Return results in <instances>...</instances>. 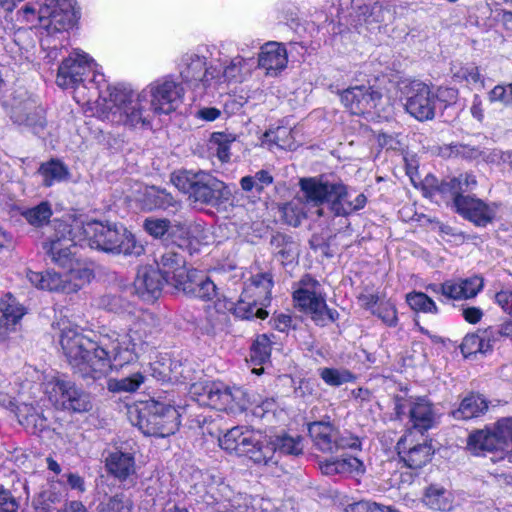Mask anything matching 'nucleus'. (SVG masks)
I'll use <instances>...</instances> for the list:
<instances>
[{"instance_id":"e433bc0d","label":"nucleus","mask_w":512,"mask_h":512,"mask_svg":"<svg viewBox=\"0 0 512 512\" xmlns=\"http://www.w3.org/2000/svg\"><path fill=\"white\" fill-rule=\"evenodd\" d=\"M295 131L289 127L278 126L275 129H270L263 135L261 145L267 146L269 149L274 147L294 150L297 147L295 141Z\"/></svg>"},{"instance_id":"ea45409f","label":"nucleus","mask_w":512,"mask_h":512,"mask_svg":"<svg viewBox=\"0 0 512 512\" xmlns=\"http://www.w3.org/2000/svg\"><path fill=\"white\" fill-rule=\"evenodd\" d=\"M179 361L172 360L168 354L156 355L155 360L150 363L152 376L160 381L172 382L178 378Z\"/></svg>"},{"instance_id":"603ef678","label":"nucleus","mask_w":512,"mask_h":512,"mask_svg":"<svg viewBox=\"0 0 512 512\" xmlns=\"http://www.w3.org/2000/svg\"><path fill=\"white\" fill-rule=\"evenodd\" d=\"M132 502L123 494L105 498L98 506V512H130Z\"/></svg>"},{"instance_id":"4468645a","label":"nucleus","mask_w":512,"mask_h":512,"mask_svg":"<svg viewBox=\"0 0 512 512\" xmlns=\"http://www.w3.org/2000/svg\"><path fill=\"white\" fill-rule=\"evenodd\" d=\"M203 478L204 484L209 481L207 485L203 486V499L207 504L217 505L219 512H246L248 505L252 503V499L244 494H234L231 488L220 479L215 480L209 474L200 473Z\"/></svg>"},{"instance_id":"8fccbe9b","label":"nucleus","mask_w":512,"mask_h":512,"mask_svg":"<svg viewBox=\"0 0 512 512\" xmlns=\"http://www.w3.org/2000/svg\"><path fill=\"white\" fill-rule=\"evenodd\" d=\"M406 301L410 308L416 312L437 313L435 302L423 292H411L407 294Z\"/></svg>"},{"instance_id":"2eb2a0df","label":"nucleus","mask_w":512,"mask_h":512,"mask_svg":"<svg viewBox=\"0 0 512 512\" xmlns=\"http://www.w3.org/2000/svg\"><path fill=\"white\" fill-rule=\"evenodd\" d=\"M262 461L265 465L269 463L276 464L281 455L298 456L303 453V438L300 436H291L286 432L270 433L261 440Z\"/></svg>"},{"instance_id":"2f4dec72","label":"nucleus","mask_w":512,"mask_h":512,"mask_svg":"<svg viewBox=\"0 0 512 512\" xmlns=\"http://www.w3.org/2000/svg\"><path fill=\"white\" fill-rule=\"evenodd\" d=\"M26 277L36 289L68 294L67 282L64 276L53 269L42 272L28 270Z\"/></svg>"},{"instance_id":"de8ad7c7","label":"nucleus","mask_w":512,"mask_h":512,"mask_svg":"<svg viewBox=\"0 0 512 512\" xmlns=\"http://www.w3.org/2000/svg\"><path fill=\"white\" fill-rule=\"evenodd\" d=\"M476 184L475 176L465 173L459 175V177L444 181L440 186V191L442 193H450L454 199L456 195H462L461 192L472 190Z\"/></svg>"},{"instance_id":"412c9836","label":"nucleus","mask_w":512,"mask_h":512,"mask_svg":"<svg viewBox=\"0 0 512 512\" xmlns=\"http://www.w3.org/2000/svg\"><path fill=\"white\" fill-rule=\"evenodd\" d=\"M415 436V433L409 430L397 442L399 457L411 469L425 466L434 453L430 444L426 442L416 444Z\"/></svg>"},{"instance_id":"cd10ccee","label":"nucleus","mask_w":512,"mask_h":512,"mask_svg":"<svg viewBox=\"0 0 512 512\" xmlns=\"http://www.w3.org/2000/svg\"><path fill=\"white\" fill-rule=\"evenodd\" d=\"M177 233L174 244L190 254L199 250L202 245H208L212 240L210 230L201 224L180 225L174 229Z\"/></svg>"},{"instance_id":"7c9ffc66","label":"nucleus","mask_w":512,"mask_h":512,"mask_svg":"<svg viewBox=\"0 0 512 512\" xmlns=\"http://www.w3.org/2000/svg\"><path fill=\"white\" fill-rule=\"evenodd\" d=\"M66 497L64 481L50 477L35 498V507L41 510H54L55 506Z\"/></svg>"},{"instance_id":"0e129e2a","label":"nucleus","mask_w":512,"mask_h":512,"mask_svg":"<svg viewBox=\"0 0 512 512\" xmlns=\"http://www.w3.org/2000/svg\"><path fill=\"white\" fill-rule=\"evenodd\" d=\"M361 446L360 440L351 434H341L337 431V438L335 440V452L339 449H359Z\"/></svg>"},{"instance_id":"a211bd4d","label":"nucleus","mask_w":512,"mask_h":512,"mask_svg":"<svg viewBox=\"0 0 512 512\" xmlns=\"http://www.w3.org/2000/svg\"><path fill=\"white\" fill-rule=\"evenodd\" d=\"M196 179L190 195L195 202L216 205L230 200L231 189L210 173L199 171Z\"/></svg>"},{"instance_id":"bb28decb","label":"nucleus","mask_w":512,"mask_h":512,"mask_svg":"<svg viewBox=\"0 0 512 512\" xmlns=\"http://www.w3.org/2000/svg\"><path fill=\"white\" fill-rule=\"evenodd\" d=\"M288 64V53L284 44L270 41L261 46L258 53V67L268 76H278Z\"/></svg>"},{"instance_id":"5fc2aeb1","label":"nucleus","mask_w":512,"mask_h":512,"mask_svg":"<svg viewBox=\"0 0 512 512\" xmlns=\"http://www.w3.org/2000/svg\"><path fill=\"white\" fill-rule=\"evenodd\" d=\"M197 173L187 170L175 171L171 175L172 184L183 193L191 195L194 184H196Z\"/></svg>"},{"instance_id":"79ce46f5","label":"nucleus","mask_w":512,"mask_h":512,"mask_svg":"<svg viewBox=\"0 0 512 512\" xmlns=\"http://www.w3.org/2000/svg\"><path fill=\"white\" fill-rule=\"evenodd\" d=\"M142 207L146 210L153 209H167L168 207L174 206V199L164 190L156 188L154 186L145 187L142 198L139 199Z\"/></svg>"},{"instance_id":"6e6d98bb","label":"nucleus","mask_w":512,"mask_h":512,"mask_svg":"<svg viewBox=\"0 0 512 512\" xmlns=\"http://www.w3.org/2000/svg\"><path fill=\"white\" fill-rule=\"evenodd\" d=\"M258 304L268 306L271 300V289L274 285L271 274H258Z\"/></svg>"},{"instance_id":"ddd939ff","label":"nucleus","mask_w":512,"mask_h":512,"mask_svg":"<svg viewBox=\"0 0 512 512\" xmlns=\"http://www.w3.org/2000/svg\"><path fill=\"white\" fill-rule=\"evenodd\" d=\"M43 386L50 402L58 408L73 412H86L91 409L88 395L68 380L50 375L45 378Z\"/></svg>"},{"instance_id":"052dcab7","label":"nucleus","mask_w":512,"mask_h":512,"mask_svg":"<svg viewBox=\"0 0 512 512\" xmlns=\"http://www.w3.org/2000/svg\"><path fill=\"white\" fill-rule=\"evenodd\" d=\"M59 479L64 481L66 485V491L69 488L70 490L75 491L78 494H81L84 493L86 490L84 478L77 473H64L61 475V478Z\"/></svg>"},{"instance_id":"f257e3e1","label":"nucleus","mask_w":512,"mask_h":512,"mask_svg":"<svg viewBox=\"0 0 512 512\" xmlns=\"http://www.w3.org/2000/svg\"><path fill=\"white\" fill-rule=\"evenodd\" d=\"M184 88L171 75L155 79L137 91L128 83L108 85L96 117L114 126L130 128L150 126L156 115H168L183 102Z\"/></svg>"},{"instance_id":"dca6fc26","label":"nucleus","mask_w":512,"mask_h":512,"mask_svg":"<svg viewBox=\"0 0 512 512\" xmlns=\"http://www.w3.org/2000/svg\"><path fill=\"white\" fill-rule=\"evenodd\" d=\"M255 68L254 53L249 56L237 55L228 65L221 71H208L206 85L212 90H224V85L229 81H243L247 76L252 74Z\"/></svg>"},{"instance_id":"473e14b6","label":"nucleus","mask_w":512,"mask_h":512,"mask_svg":"<svg viewBox=\"0 0 512 512\" xmlns=\"http://www.w3.org/2000/svg\"><path fill=\"white\" fill-rule=\"evenodd\" d=\"M180 291L203 300H210L217 296L216 285L196 269L190 272Z\"/></svg>"},{"instance_id":"58836bf2","label":"nucleus","mask_w":512,"mask_h":512,"mask_svg":"<svg viewBox=\"0 0 512 512\" xmlns=\"http://www.w3.org/2000/svg\"><path fill=\"white\" fill-rule=\"evenodd\" d=\"M488 409L487 400L480 394H470L460 403L458 409L452 412L455 419L468 420L483 415Z\"/></svg>"},{"instance_id":"338daca9","label":"nucleus","mask_w":512,"mask_h":512,"mask_svg":"<svg viewBox=\"0 0 512 512\" xmlns=\"http://www.w3.org/2000/svg\"><path fill=\"white\" fill-rule=\"evenodd\" d=\"M21 423L27 429H31L32 433L42 431L46 427V419L37 413L26 416Z\"/></svg>"},{"instance_id":"09e8293b","label":"nucleus","mask_w":512,"mask_h":512,"mask_svg":"<svg viewBox=\"0 0 512 512\" xmlns=\"http://www.w3.org/2000/svg\"><path fill=\"white\" fill-rule=\"evenodd\" d=\"M20 214L30 225L38 227L42 226L50 219L52 210L49 203L42 202L33 208L22 209Z\"/></svg>"},{"instance_id":"f8f14e48","label":"nucleus","mask_w":512,"mask_h":512,"mask_svg":"<svg viewBox=\"0 0 512 512\" xmlns=\"http://www.w3.org/2000/svg\"><path fill=\"white\" fill-rule=\"evenodd\" d=\"M53 235L44 243L43 248L58 266H67L76 255L77 245H83L84 239L78 237L79 230L71 223L55 222Z\"/></svg>"},{"instance_id":"5701e85b","label":"nucleus","mask_w":512,"mask_h":512,"mask_svg":"<svg viewBox=\"0 0 512 512\" xmlns=\"http://www.w3.org/2000/svg\"><path fill=\"white\" fill-rule=\"evenodd\" d=\"M218 442L219 446L228 453L252 459L256 447V435L249 427L236 426L220 437Z\"/></svg>"},{"instance_id":"f704fd0d","label":"nucleus","mask_w":512,"mask_h":512,"mask_svg":"<svg viewBox=\"0 0 512 512\" xmlns=\"http://www.w3.org/2000/svg\"><path fill=\"white\" fill-rule=\"evenodd\" d=\"M61 267L68 270L67 274L64 276L67 282L68 294L78 292L90 283L93 278L92 269L76 257H74L67 266Z\"/></svg>"},{"instance_id":"f3484780","label":"nucleus","mask_w":512,"mask_h":512,"mask_svg":"<svg viewBox=\"0 0 512 512\" xmlns=\"http://www.w3.org/2000/svg\"><path fill=\"white\" fill-rule=\"evenodd\" d=\"M437 96L430 87L420 81H412L408 86L405 108L419 121L430 120L435 115Z\"/></svg>"},{"instance_id":"c756f323","label":"nucleus","mask_w":512,"mask_h":512,"mask_svg":"<svg viewBox=\"0 0 512 512\" xmlns=\"http://www.w3.org/2000/svg\"><path fill=\"white\" fill-rule=\"evenodd\" d=\"M255 305L256 299L249 293V289L244 290L237 303H234L224 296L217 297L215 301V308L218 312H232L236 317L241 319H251L256 316Z\"/></svg>"},{"instance_id":"69168bd1","label":"nucleus","mask_w":512,"mask_h":512,"mask_svg":"<svg viewBox=\"0 0 512 512\" xmlns=\"http://www.w3.org/2000/svg\"><path fill=\"white\" fill-rule=\"evenodd\" d=\"M195 369L193 368V365L187 361L180 362L179 361V367H178V378L173 379L172 382L174 383H189L192 380H194V374Z\"/></svg>"},{"instance_id":"3c124183","label":"nucleus","mask_w":512,"mask_h":512,"mask_svg":"<svg viewBox=\"0 0 512 512\" xmlns=\"http://www.w3.org/2000/svg\"><path fill=\"white\" fill-rule=\"evenodd\" d=\"M319 375L329 386H340L354 380L353 374L347 369L321 368Z\"/></svg>"},{"instance_id":"6ab92c4d","label":"nucleus","mask_w":512,"mask_h":512,"mask_svg":"<svg viewBox=\"0 0 512 512\" xmlns=\"http://www.w3.org/2000/svg\"><path fill=\"white\" fill-rule=\"evenodd\" d=\"M216 70V67H206V59L196 53H187L181 58L179 72L182 79L188 83L198 94H214L217 90H212L206 85L208 71Z\"/></svg>"},{"instance_id":"72a5a7b5","label":"nucleus","mask_w":512,"mask_h":512,"mask_svg":"<svg viewBox=\"0 0 512 512\" xmlns=\"http://www.w3.org/2000/svg\"><path fill=\"white\" fill-rule=\"evenodd\" d=\"M422 502L432 511L447 512L454 508V495L439 484H431L425 488Z\"/></svg>"},{"instance_id":"a19ab883","label":"nucleus","mask_w":512,"mask_h":512,"mask_svg":"<svg viewBox=\"0 0 512 512\" xmlns=\"http://www.w3.org/2000/svg\"><path fill=\"white\" fill-rule=\"evenodd\" d=\"M236 141V135L229 132H213L208 141L209 150L221 161L230 160L231 145Z\"/></svg>"},{"instance_id":"aec40b11","label":"nucleus","mask_w":512,"mask_h":512,"mask_svg":"<svg viewBox=\"0 0 512 512\" xmlns=\"http://www.w3.org/2000/svg\"><path fill=\"white\" fill-rule=\"evenodd\" d=\"M396 410L398 415L405 414L407 410L413 427L421 432L431 429L436 423L437 413L432 403L425 397H410L398 404Z\"/></svg>"},{"instance_id":"c03bdc74","label":"nucleus","mask_w":512,"mask_h":512,"mask_svg":"<svg viewBox=\"0 0 512 512\" xmlns=\"http://www.w3.org/2000/svg\"><path fill=\"white\" fill-rule=\"evenodd\" d=\"M39 173L43 177L44 185L48 187L65 181L69 177L68 168L58 160L43 163L39 168Z\"/></svg>"},{"instance_id":"423d86ee","label":"nucleus","mask_w":512,"mask_h":512,"mask_svg":"<svg viewBox=\"0 0 512 512\" xmlns=\"http://www.w3.org/2000/svg\"><path fill=\"white\" fill-rule=\"evenodd\" d=\"M74 227L79 230L78 237L93 249L126 256H140L144 253L142 243L123 225L74 218Z\"/></svg>"},{"instance_id":"bf43d9fd","label":"nucleus","mask_w":512,"mask_h":512,"mask_svg":"<svg viewBox=\"0 0 512 512\" xmlns=\"http://www.w3.org/2000/svg\"><path fill=\"white\" fill-rule=\"evenodd\" d=\"M143 382L144 376L141 373H135L131 376L116 381L113 389L117 391L134 392Z\"/></svg>"},{"instance_id":"4c0bfd02","label":"nucleus","mask_w":512,"mask_h":512,"mask_svg":"<svg viewBox=\"0 0 512 512\" xmlns=\"http://www.w3.org/2000/svg\"><path fill=\"white\" fill-rule=\"evenodd\" d=\"M106 467L116 478L125 480L135 472L134 457L122 451L112 452L106 458Z\"/></svg>"},{"instance_id":"e2e57ef3","label":"nucleus","mask_w":512,"mask_h":512,"mask_svg":"<svg viewBox=\"0 0 512 512\" xmlns=\"http://www.w3.org/2000/svg\"><path fill=\"white\" fill-rule=\"evenodd\" d=\"M319 467L325 475L345 474L343 458H332L322 461Z\"/></svg>"},{"instance_id":"4d7b16f0","label":"nucleus","mask_w":512,"mask_h":512,"mask_svg":"<svg viewBox=\"0 0 512 512\" xmlns=\"http://www.w3.org/2000/svg\"><path fill=\"white\" fill-rule=\"evenodd\" d=\"M300 205L299 202H291L282 207L283 219L287 224L296 227L301 223L305 212L302 207H299Z\"/></svg>"},{"instance_id":"9b49d317","label":"nucleus","mask_w":512,"mask_h":512,"mask_svg":"<svg viewBox=\"0 0 512 512\" xmlns=\"http://www.w3.org/2000/svg\"><path fill=\"white\" fill-rule=\"evenodd\" d=\"M341 101L351 113L369 121L388 120L393 113L390 100L371 86L350 87L341 93Z\"/></svg>"},{"instance_id":"7ed1b4c3","label":"nucleus","mask_w":512,"mask_h":512,"mask_svg":"<svg viewBox=\"0 0 512 512\" xmlns=\"http://www.w3.org/2000/svg\"><path fill=\"white\" fill-rule=\"evenodd\" d=\"M56 83L63 89H72L73 98L80 105H90L97 97L95 116L102 97L108 96V88L105 93L101 91L106 84L102 67L81 49H73L63 59L58 67Z\"/></svg>"},{"instance_id":"f03ea898","label":"nucleus","mask_w":512,"mask_h":512,"mask_svg":"<svg viewBox=\"0 0 512 512\" xmlns=\"http://www.w3.org/2000/svg\"><path fill=\"white\" fill-rule=\"evenodd\" d=\"M111 344L114 342L108 333L101 334L97 340H91L76 326L66 325L61 329L60 345L63 353L75 372L83 377L97 379L115 370Z\"/></svg>"},{"instance_id":"680f3d73","label":"nucleus","mask_w":512,"mask_h":512,"mask_svg":"<svg viewBox=\"0 0 512 512\" xmlns=\"http://www.w3.org/2000/svg\"><path fill=\"white\" fill-rule=\"evenodd\" d=\"M373 313L377 314L389 326H395L397 323V312L394 305L390 302L381 304L377 311Z\"/></svg>"},{"instance_id":"6e6552de","label":"nucleus","mask_w":512,"mask_h":512,"mask_svg":"<svg viewBox=\"0 0 512 512\" xmlns=\"http://www.w3.org/2000/svg\"><path fill=\"white\" fill-rule=\"evenodd\" d=\"M18 13L28 23L37 21L48 34L71 29L79 18L75 0H44L39 7L29 2Z\"/></svg>"},{"instance_id":"a878e982","label":"nucleus","mask_w":512,"mask_h":512,"mask_svg":"<svg viewBox=\"0 0 512 512\" xmlns=\"http://www.w3.org/2000/svg\"><path fill=\"white\" fill-rule=\"evenodd\" d=\"M385 10L383 6L374 2L372 4H354L352 6V12L348 17H341V20H345L347 24L356 29L359 33H363L364 30H373L380 22L384 20Z\"/></svg>"},{"instance_id":"49530a36","label":"nucleus","mask_w":512,"mask_h":512,"mask_svg":"<svg viewBox=\"0 0 512 512\" xmlns=\"http://www.w3.org/2000/svg\"><path fill=\"white\" fill-rule=\"evenodd\" d=\"M492 345L490 339L480 334H468L464 337L461 344V352L465 358L477 354H486L491 351Z\"/></svg>"},{"instance_id":"39448f33","label":"nucleus","mask_w":512,"mask_h":512,"mask_svg":"<svg viewBox=\"0 0 512 512\" xmlns=\"http://www.w3.org/2000/svg\"><path fill=\"white\" fill-rule=\"evenodd\" d=\"M123 312L130 316L131 323L128 332L121 334L112 331L108 333V337L114 343H118L117 346L111 344L112 363L115 370L137 361L146 339L155 332L158 325L154 314L142 308L126 304Z\"/></svg>"},{"instance_id":"393cba45","label":"nucleus","mask_w":512,"mask_h":512,"mask_svg":"<svg viewBox=\"0 0 512 512\" xmlns=\"http://www.w3.org/2000/svg\"><path fill=\"white\" fill-rule=\"evenodd\" d=\"M435 293H441L444 297L452 300H463L475 297L483 288V280L479 276L466 279L447 280L440 285L428 287Z\"/></svg>"},{"instance_id":"20e7f679","label":"nucleus","mask_w":512,"mask_h":512,"mask_svg":"<svg viewBox=\"0 0 512 512\" xmlns=\"http://www.w3.org/2000/svg\"><path fill=\"white\" fill-rule=\"evenodd\" d=\"M300 188L305 204L315 207L316 213L322 216L321 205L326 203L335 216H348L365 207L367 198L363 193L349 189L341 182L323 181L318 178L300 180Z\"/></svg>"},{"instance_id":"0eeeda50","label":"nucleus","mask_w":512,"mask_h":512,"mask_svg":"<svg viewBox=\"0 0 512 512\" xmlns=\"http://www.w3.org/2000/svg\"><path fill=\"white\" fill-rule=\"evenodd\" d=\"M189 395L201 406H208L228 414L245 411L250 403L246 391L221 381H200L190 384Z\"/></svg>"},{"instance_id":"1a4fd4ad","label":"nucleus","mask_w":512,"mask_h":512,"mask_svg":"<svg viewBox=\"0 0 512 512\" xmlns=\"http://www.w3.org/2000/svg\"><path fill=\"white\" fill-rule=\"evenodd\" d=\"M128 417L144 435L167 437L178 430L181 413L175 407L151 401L129 407Z\"/></svg>"},{"instance_id":"37998d69","label":"nucleus","mask_w":512,"mask_h":512,"mask_svg":"<svg viewBox=\"0 0 512 512\" xmlns=\"http://www.w3.org/2000/svg\"><path fill=\"white\" fill-rule=\"evenodd\" d=\"M0 311L6 332L10 330L9 326L16 325L26 313L24 307L11 294H6L0 300Z\"/></svg>"},{"instance_id":"9d476101","label":"nucleus","mask_w":512,"mask_h":512,"mask_svg":"<svg viewBox=\"0 0 512 512\" xmlns=\"http://www.w3.org/2000/svg\"><path fill=\"white\" fill-rule=\"evenodd\" d=\"M295 307L309 315L319 326H325L338 318L336 310L329 309L322 285L309 275L302 277L294 286Z\"/></svg>"},{"instance_id":"c9c22d12","label":"nucleus","mask_w":512,"mask_h":512,"mask_svg":"<svg viewBox=\"0 0 512 512\" xmlns=\"http://www.w3.org/2000/svg\"><path fill=\"white\" fill-rule=\"evenodd\" d=\"M308 431L314 445L322 452L334 453L337 429L329 422H313L308 425Z\"/></svg>"},{"instance_id":"864d4df0","label":"nucleus","mask_w":512,"mask_h":512,"mask_svg":"<svg viewBox=\"0 0 512 512\" xmlns=\"http://www.w3.org/2000/svg\"><path fill=\"white\" fill-rule=\"evenodd\" d=\"M453 75L459 81H464L470 85H479L482 88L484 87V78L475 64L461 66L453 72Z\"/></svg>"},{"instance_id":"774afa93","label":"nucleus","mask_w":512,"mask_h":512,"mask_svg":"<svg viewBox=\"0 0 512 512\" xmlns=\"http://www.w3.org/2000/svg\"><path fill=\"white\" fill-rule=\"evenodd\" d=\"M495 301L504 312L512 316V291L502 290L496 293Z\"/></svg>"},{"instance_id":"4be33fe9","label":"nucleus","mask_w":512,"mask_h":512,"mask_svg":"<svg viewBox=\"0 0 512 512\" xmlns=\"http://www.w3.org/2000/svg\"><path fill=\"white\" fill-rule=\"evenodd\" d=\"M453 204L458 214L481 227H485L494 219L497 210L496 205H488L472 196L456 195Z\"/></svg>"},{"instance_id":"13d9d810","label":"nucleus","mask_w":512,"mask_h":512,"mask_svg":"<svg viewBox=\"0 0 512 512\" xmlns=\"http://www.w3.org/2000/svg\"><path fill=\"white\" fill-rule=\"evenodd\" d=\"M488 99L491 103L500 102L503 105H512V83L507 85H496L489 93Z\"/></svg>"},{"instance_id":"a18cd8bd","label":"nucleus","mask_w":512,"mask_h":512,"mask_svg":"<svg viewBox=\"0 0 512 512\" xmlns=\"http://www.w3.org/2000/svg\"><path fill=\"white\" fill-rule=\"evenodd\" d=\"M144 227L151 236L163 238L164 241L174 244L177 233L172 232H175L174 229L178 228L179 224L172 225L165 219L150 218L145 221Z\"/></svg>"},{"instance_id":"b1692460","label":"nucleus","mask_w":512,"mask_h":512,"mask_svg":"<svg viewBox=\"0 0 512 512\" xmlns=\"http://www.w3.org/2000/svg\"><path fill=\"white\" fill-rule=\"evenodd\" d=\"M158 272L164 282L175 290L180 291L184 286L186 279L190 276L193 269H188L184 258L173 251H167L162 254L157 262Z\"/></svg>"},{"instance_id":"c85d7f7f","label":"nucleus","mask_w":512,"mask_h":512,"mask_svg":"<svg viewBox=\"0 0 512 512\" xmlns=\"http://www.w3.org/2000/svg\"><path fill=\"white\" fill-rule=\"evenodd\" d=\"M163 282L164 280L158 270L151 266H143L137 272L134 288L142 300L153 302L160 296Z\"/></svg>"}]
</instances>
